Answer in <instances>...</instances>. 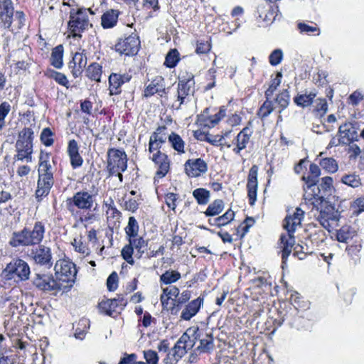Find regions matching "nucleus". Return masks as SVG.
I'll return each instance as SVG.
<instances>
[{
    "label": "nucleus",
    "mask_w": 364,
    "mask_h": 364,
    "mask_svg": "<svg viewBox=\"0 0 364 364\" xmlns=\"http://www.w3.org/2000/svg\"><path fill=\"white\" fill-rule=\"evenodd\" d=\"M304 217V211L296 208L292 215L286 216L283 227L287 230L286 234H282L279 238V247L282 250V263L285 264L295 245L294 233L296 227L301 225Z\"/></svg>",
    "instance_id": "nucleus-1"
},
{
    "label": "nucleus",
    "mask_w": 364,
    "mask_h": 364,
    "mask_svg": "<svg viewBox=\"0 0 364 364\" xmlns=\"http://www.w3.org/2000/svg\"><path fill=\"white\" fill-rule=\"evenodd\" d=\"M49 158L48 153L41 152L38 169V178L36 191V196L38 199L48 196L54 184L53 173Z\"/></svg>",
    "instance_id": "nucleus-2"
},
{
    "label": "nucleus",
    "mask_w": 364,
    "mask_h": 364,
    "mask_svg": "<svg viewBox=\"0 0 364 364\" xmlns=\"http://www.w3.org/2000/svg\"><path fill=\"white\" fill-rule=\"evenodd\" d=\"M92 26L88 19L87 11L85 8H80L77 10L74 9L70 11L68 28L69 35L73 38L82 37V33L87 31Z\"/></svg>",
    "instance_id": "nucleus-3"
},
{
    "label": "nucleus",
    "mask_w": 364,
    "mask_h": 364,
    "mask_svg": "<svg viewBox=\"0 0 364 364\" xmlns=\"http://www.w3.org/2000/svg\"><path fill=\"white\" fill-rule=\"evenodd\" d=\"M55 274L58 283H63L66 288L65 291H68L74 284L77 274L74 263L60 259L57 261L54 267Z\"/></svg>",
    "instance_id": "nucleus-4"
},
{
    "label": "nucleus",
    "mask_w": 364,
    "mask_h": 364,
    "mask_svg": "<svg viewBox=\"0 0 364 364\" xmlns=\"http://www.w3.org/2000/svg\"><path fill=\"white\" fill-rule=\"evenodd\" d=\"M252 124L251 122H248V126L243 128L237 135V136L235 138L233 141L232 143H229L226 141L225 137H227L230 132H227L224 134V135L221 136L219 139V141H220V145L225 146L228 148H230L232 146L234 145V147L232 148V151L237 154L240 155V152L245 149L247 144L250 142V137L252 134V130L249 127Z\"/></svg>",
    "instance_id": "nucleus-5"
},
{
    "label": "nucleus",
    "mask_w": 364,
    "mask_h": 364,
    "mask_svg": "<svg viewBox=\"0 0 364 364\" xmlns=\"http://www.w3.org/2000/svg\"><path fill=\"white\" fill-rule=\"evenodd\" d=\"M30 267L26 262L21 259H14L10 262L3 271L7 279L26 281L30 275Z\"/></svg>",
    "instance_id": "nucleus-6"
},
{
    "label": "nucleus",
    "mask_w": 364,
    "mask_h": 364,
    "mask_svg": "<svg viewBox=\"0 0 364 364\" xmlns=\"http://www.w3.org/2000/svg\"><path fill=\"white\" fill-rule=\"evenodd\" d=\"M134 31L127 32L124 38L118 40L115 44V50L119 54L126 55H136L140 48V41L137 33Z\"/></svg>",
    "instance_id": "nucleus-7"
},
{
    "label": "nucleus",
    "mask_w": 364,
    "mask_h": 364,
    "mask_svg": "<svg viewBox=\"0 0 364 364\" xmlns=\"http://www.w3.org/2000/svg\"><path fill=\"white\" fill-rule=\"evenodd\" d=\"M195 81L193 76H190L188 79H180L178 83L176 100L173 104V107L179 109L182 105L187 104L191 100V96L195 92Z\"/></svg>",
    "instance_id": "nucleus-8"
},
{
    "label": "nucleus",
    "mask_w": 364,
    "mask_h": 364,
    "mask_svg": "<svg viewBox=\"0 0 364 364\" xmlns=\"http://www.w3.org/2000/svg\"><path fill=\"white\" fill-rule=\"evenodd\" d=\"M127 168V158L124 151L109 149L107 151V169L110 175L124 172Z\"/></svg>",
    "instance_id": "nucleus-9"
},
{
    "label": "nucleus",
    "mask_w": 364,
    "mask_h": 364,
    "mask_svg": "<svg viewBox=\"0 0 364 364\" xmlns=\"http://www.w3.org/2000/svg\"><path fill=\"white\" fill-rule=\"evenodd\" d=\"M95 203V196L88 191H81L75 193L68 200V208L73 213L75 207L85 210H90Z\"/></svg>",
    "instance_id": "nucleus-10"
},
{
    "label": "nucleus",
    "mask_w": 364,
    "mask_h": 364,
    "mask_svg": "<svg viewBox=\"0 0 364 364\" xmlns=\"http://www.w3.org/2000/svg\"><path fill=\"white\" fill-rule=\"evenodd\" d=\"M316 218L325 229L330 231L331 228L338 226L340 213L331 205H326L321 208Z\"/></svg>",
    "instance_id": "nucleus-11"
},
{
    "label": "nucleus",
    "mask_w": 364,
    "mask_h": 364,
    "mask_svg": "<svg viewBox=\"0 0 364 364\" xmlns=\"http://www.w3.org/2000/svg\"><path fill=\"white\" fill-rule=\"evenodd\" d=\"M33 284L41 290L46 291H63L66 288L63 283H58L50 275L36 274L33 279Z\"/></svg>",
    "instance_id": "nucleus-12"
},
{
    "label": "nucleus",
    "mask_w": 364,
    "mask_h": 364,
    "mask_svg": "<svg viewBox=\"0 0 364 364\" xmlns=\"http://www.w3.org/2000/svg\"><path fill=\"white\" fill-rule=\"evenodd\" d=\"M26 17L25 14L21 11H16L15 14L14 11L8 16L6 20L2 19L0 21L1 27L9 29L13 33H17L25 26Z\"/></svg>",
    "instance_id": "nucleus-13"
},
{
    "label": "nucleus",
    "mask_w": 364,
    "mask_h": 364,
    "mask_svg": "<svg viewBox=\"0 0 364 364\" xmlns=\"http://www.w3.org/2000/svg\"><path fill=\"white\" fill-rule=\"evenodd\" d=\"M31 256L35 263L50 268L53 265V257L50 247L40 245L31 252Z\"/></svg>",
    "instance_id": "nucleus-14"
},
{
    "label": "nucleus",
    "mask_w": 364,
    "mask_h": 364,
    "mask_svg": "<svg viewBox=\"0 0 364 364\" xmlns=\"http://www.w3.org/2000/svg\"><path fill=\"white\" fill-rule=\"evenodd\" d=\"M198 328L193 330L188 329L184 333L178 341L176 342V348L182 350L183 355L187 353L188 350H191L195 345V341L200 337L198 333Z\"/></svg>",
    "instance_id": "nucleus-15"
},
{
    "label": "nucleus",
    "mask_w": 364,
    "mask_h": 364,
    "mask_svg": "<svg viewBox=\"0 0 364 364\" xmlns=\"http://www.w3.org/2000/svg\"><path fill=\"white\" fill-rule=\"evenodd\" d=\"M151 159L157 166V171L154 177L155 181L164 178L168 172L170 168L168 156L161 151H158L153 154Z\"/></svg>",
    "instance_id": "nucleus-16"
},
{
    "label": "nucleus",
    "mask_w": 364,
    "mask_h": 364,
    "mask_svg": "<svg viewBox=\"0 0 364 364\" xmlns=\"http://www.w3.org/2000/svg\"><path fill=\"white\" fill-rule=\"evenodd\" d=\"M258 166L257 165H253L247 177V195L250 200V204L253 205L257 200V192L258 187V181H257V173H258Z\"/></svg>",
    "instance_id": "nucleus-17"
},
{
    "label": "nucleus",
    "mask_w": 364,
    "mask_h": 364,
    "mask_svg": "<svg viewBox=\"0 0 364 364\" xmlns=\"http://www.w3.org/2000/svg\"><path fill=\"white\" fill-rule=\"evenodd\" d=\"M185 171L190 177H198L208 170L206 162L202 159H188L185 163Z\"/></svg>",
    "instance_id": "nucleus-18"
},
{
    "label": "nucleus",
    "mask_w": 364,
    "mask_h": 364,
    "mask_svg": "<svg viewBox=\"0 0 364 364\" xmlns=\"http://www.w3.org/2000/svg\"><path fill=\"white\" fill-rule=\"evenodd\" d=\"M132 76L127 73H112L109 76V95H118L121 92V86L129 82Z\"/></svg>",
    "instance_id": "nucleus-19"
},
{
    "label": "nucleus",
    "mask_w": 364,
    "mask_h": 364,
    "mask_svg": "<svg viewBox=\"0 0 364 364\" xmlns=\"http://www.w3.org/2000/svg\"><path fill=\"white\" fill-rule=\"evenodd\" d=\"M26 230L28 239L31 241L32 245H39L45 235L46 228L45 225L41 222H36L32 229L25 227L23 228Z\"/></svg>",
    "instance_id": "nucleus-20"
},
{
    "label": "nucleus",
    "mask_w": 364,
    "mask_h": 364,
    "mask_svg": "<svg viewBox=\"0 0 364 364\" xmlns=\"http://www.w3.org/2000/svg\"><path fill=\"white\" fill-rule=\"evenodd\" d=\"M164 79L161 76L156 77L150 84L146 87L144 90V96L150 97L158 93L159 95L163 96L166 94Z\"/></svg>",
    "instance_id": "nucleus-21"
},
{
    "label": "nucleus",
    "mask_w": 364,
    "mask_h": 364,
    "mask_svg": "<svg viewBox=\"0 0 364 364\" xmlns=\"http://www.w3.org/2000/svg\"><path fill=\"white\" fill-rule=\"evenodd\" d=\"M203 304V298L198 297L192 300L183 309L181 318L185 321H189L191 318L196 315L200 306Z\"/></svg>",
    "instance_id": "nucleus-22"
},
{
    "label": "nucleus",
    "mask_w": 364,
    "mask_h": 364,
    "mask_svg": "<svg viewBox=\"0 0 364 364\" xmlns=\"http://www.w3.org/2000/svg\"><path fill=\"white\" fill-rule=\"evenodd\" d=\"M9 243L12 247L33 246L24 228L14 232Z\"/></svg>",
    "instance_id": "nucleus-23"
},
{
    "label": "nucleus",
    "mask_w": 364,
    "mask_h": 364,
    "mask_svg": "<svg viewBox=\"0 0 364 364\" xmlns=\"http://www.w3.org/2000/svg\"><path fill=\"white\" fill-rule=\"evenodd\" d=\"M87 65V56L83 53L77 52L73 57L70 63V68H73L72 73L75 77H77L82 69Z\"/></svg>",
    "instance_id": "nucleus-24"
},
{
    "label": "nucleus",
    "mask_w": 364,
    "mask_h": 364,
    "mask_svg": "<svg viewBox=\"0 0 364 364\" xmlns=\"http://www.w3.org/2000/svg\"><path fill=\"white\" fill-rule=\"evenodd\" d=\"M16 154L15 159L21 161H26L27 163L32 161L33 145H25L16 143L15 145Z\"/></svg>",
    "instance_id": "nucleus-25"
},
{
    "label": "nucleus",
    "mask_w": 364,
    "mask_h": 364,
    "mask_svg": "<svg viewBox=\"0 0 364 364\" xmlns=\"http://www.w3.org/2000/svg\"><path fill=\"white\" fill-rule=\"evenodd\" d=\"M119 305H125V303L124 302L122 298L102 301L99 304V308L102 311L105 312L107 315L112 316V313L116 311V309L118 307Z\"/></svg>",
    "instance_id": "nucleus-26"
},
{
    "label": "nucleus",
    "mask_w": 364,
    "mask_h": 364,
    "mask_svg": "<svg viewBox=\"0 0 364 364\" xmlns=\"http://www.w3.org/2000/svg\"><path fill=\"white\" fill-rule=\"evenodd\" d=\"M338 132L341 134V139H339V144H347L353 141L355 132L353 130V127L351 124H344L341 125L338 129Z\"/></svg>",
    "instance_id": "nucleus-27"
},
{
    "label": "nucleus",
    "mask_w": 364,
    "mask_h": 364,
    "mask_svg": "<svg viewBox=\"0 0 364 364\" xmlns=\"http://www.w3.org/2000/svg\"><path fill=\"white\" fill-rule=\"evenodd\" d=\"M128 240L132 245V247L136 250V255L137 257L141 258L147 249L148 241L144 240L142 237L139 235L132 238H129Z\"/></svg>",
    "instance_id": "nucleus-28"
},
{
    "label": "nucleus",
    "mask_w": 364,
    "mask_h": 364,
    "mask_svg": "<svg viewBox=\"0 0 364 364\" xmlns=\"http://www.w3.org/2000/svg\"><path fill=\"white\" fill-rule=\"evenodd\" d=\"M118 19V13L114 10H110L105 13L101 18V24L104 28L114 27Z\"/></svg>",
    "instance_id": "nucleus-29"
},
{
    "label": "nucleus",
    "mask_w": 364,
    "mask_h": 364,
    "mask_svg": "<svg viewBox=\"0 0 364 364\" xmlns=\"http://www.w3.org/2000/svg\"><path fill=\"white\" fill-rule=\"evenodd\" d=\"M168 141L171 147L178 152V154H184L185 151V141L176 133L171 132L168 136Z\"/></svg>",
    "instance_id": "nucleus-30"
},
{
    "label": "nucleus",
    "mask_w": 364,
    "mask_h": 364,
    "mask_svg": "<svg viewBox=\"0 0 364 364\" xmlns=\"http://www.w3.org/2000/svg\"><path fill=\"white\" fill-rule=\"evenodd\" d=\"M63 47L59 45L55 47L51 53L50 63L55 68L60 69L63 65Z\"/></svg>",
    "instance_id": "nucleus-31"
},
{
    "label": "nucleus",
    "mask_w": 364,
    "mask_h": 364,
    "mask_svg": "<svg viewBox=\"0 0 364 364\" xmlns=\"http://www.w3.org/2000/svg\"><path fill=\"white\" fill-rule=\"evenodd\" d=\"M33 130L31 127H25L19 132L16 143L20 142L21 144L33 145Z\"/></svg>",
    "instance_id": "nucleus-32"
},
{
    "label": "nucleus",
    "mask_w": 364,
    "mask_h": 364,
    "mask_svg": "<svg viewBox=\"0 0 364 364\" xmlns=\"http://www.w3.org/2000/svg\"><path fill=\"white\" fill-rule=\"evenodd\" d=\"M355 235V230L350 226L345 225L337 230L336 239L340 242L347 243Z\"/></svg>",
    "instance_id": "nucleus-33"
},
{
    "label": "nucleus",
    "mask_w": 364,
    "mask_h": 364,
    "mask_svg": "<svg viewBox=\"0 0 364 364\" xmlns=\"http://www.w3.org/2000/svg\"><path fill=\"white\" fill-rule=\"evenodd\" d=\"M319 166L327 173H334L338 169L337 161L332 157H325L319 159Z\"/></svg>",
    "instance_id": "nucleus-34"
},
{
    "label": "nucleus",
    "mask_w": 364,
    "mask_h": 364,
    "mask_svg": "<svg viewBox=\"0 0 364 364\" xmlns=\"http://www.w3.org/2000/svg\"><path fill=\"white\" fill-rule=\"evenodd\" d=\"M333 189V178L331 176H325L321 178V183L317 186L316 190L322 193L323 198L331 193Z\"/></svg>",
    "instance_id": "nucleus-35"
},
{
    "label": "nucleus",
    "mask_w": 364,
    "mask_h": 364,
    "mask_svg": "<svg viewBox=\"0 0 364 364\" xmlns=\"http://www.w3.org/2000/svg\"><path fill=\"white\" fill-rule=\"evenodd\" d=\"M214 348L213 336L210 334H205V337L200 338V345L197 347V350L200 353H205L210 352Z\"/></svg>",
    "instance_id": "nucleus-36"
},
{
    "label": "nucleus",
    "mask_w": 364,
    "mask_h": 364,
    "mask_svg": "<svg viewBox=\"0 0 364 364\" xmlns=\"http://www.w3.org/2000/svg\"><path fill=\"white\" fill-rule=\"evenodd\" d=\"M180 272L176 270H167L160 277V282L164 284L175 283L181 279Z\"/></svg>",
    "instance_id": "nucleus-37"
},
{
    "label": "nucleus",
    "mask_w": 364,
    "mask_h": 364,
    "mask_svg": "<svg viewBox=\"0 0 364 364\" xmlns=\"http://www.w3.org/2000/svg\"><path fill=\"white\" fill-rule=\"evenodd\" d=\"M224 209V203L220 199L215 200L213 203H211L206 210L204 212V214L206 216H215L219 215Z\"/></svg>",
    "instance_id": "nucleus-38"
},
{
    "label": "nucleus",
    "mask_w": 364,
    "mask_h": 364,
    "mask_svg": "<svg viewBox=\"0 0 364 364\" xmlns=\"http://www.w3.org/2000/svg\"><path fill=\"white\" fill-rule=\"evenodd\" d=\"M102 73V66L97 63H93L87 68V76L92 80L100 82Z\"/></svg>",
    "instance_id": "nucleus-39"
},
{
    "label": "nucleus",
    "mask_w": 364,
    "mask_h": 364,
    "mask_svg": "<svg viewBox=\"0 0 364 364\" xmlns=\"http://www.w3.org/2000/svg\"><path fill=\"white\" fill-rule=\"evenodd\" d=\"M183 356L182 350L176 348V345L168 350L164 359L165 364H176Z\"/></svg>",
    "instance_id": "nucleus-40"
},
{
    "label": "nucleus",
    "mask_w": 364,
    "mask_h": 364,
    "mask_svg": "<svg viewBox=\"0 0 364 364\" xmlns=\"http://www.w3.org/2000/svg\"><path fill=\"white\" fill-rule=\"evenodd\" d=\"M297 28L301 33H306L310 35L313 33L314 36H319L321 33L320 28L316 23L309 25L304 22H299L297 23Z\"/></svg>",
    "instance_id": "nucleus-41"
},
{
    "label": "nucleus",
    "mask_w": 364,
    "mask_h": 364,
    "mask_svg": "<svg viewBox=\"0 0 364 364\" xmlns=\"http://www.w3.org/2000/svg\"><path fill=\"white\" fill-rule=\"evenodd\" d=\"M315 97L316 94L313 92H310L309 94H301L295 97L294 101L298 106L305 107L312 104Z\"/></svg>",
    "instance_id": "nucleus-42"
},
{
    "label": "nucleus",
    "mask_w": 364,
    "mask_h": 364,
    "mask_svg": "<svg viewBox=\"0 0 364 364\" xmlns=\"http://www.w3.org/2000/svg\"><path fill=\"white\" fill-rule=\"evenodd\" d=\"M125 232L128 240L138 236L139 225L134 217L131 216L129 218L128 225L125 228Z\"/></svg>",
    "instance_id": "nucleus-43"
},
{
    "label": "nucleus",
    "mask_w": 364,
    "mask_h": 364,
    "mask_svg": "<svg viewBox=\"0 0 364 364\" xmlns=\"http://www.w3.org/2000/svg\"><path fill=\"white\" fill-rule=\"evenodd\" d=\"M14 11L11 0H0V21L6 20L8 16Z\"/></svg>",
    "instance_id": "nucleus-44"
},
{
    "label": "nucleus",
    "mask_w": 364,
    "mask_h": 364,
    "mask_svg": "<svg viewBox=\"0 0 364 364\" xmlns=\"http://www.w3.org/2000/svg\"><path fill=\"white\" fill-rule=\"evenodd\" d=\"M193 196L200 205H205L210 198V192L205 188H196L193 192Z\"/></svg>",
    "instance_id": "nucleus-45"
},
{
    "label": "nucleus",
    "mask_w": 364,
    "mask_h": 364,
    "mask_svg": "<svg viewBox=\"0 0 364 364\" xmlns=\"http://www.w3.org/2000/svg\"><path fill=\"white\" fill-rule=\"evenodd\" d=\"M179 60L178 51L176 49H171L166 56L164 65L168 68H174Z\"/></svg>",
    "instance_id": "nucleus-46"
},
{
    "label": "nucleus",
    "mask_w": 364,
    "mask_h": 364,
    "mask_svg": "<svg viewBox=\"0 0 364 364\" xmlns=\"http://www.w3.org/2000/svg\"><path fill=\"white\" fill-rule=\"evenodd\" d=\"M282 77V73L279 72L277 73L276 77L272 80L269 87L265 92V97L267 99L270 98L273 95L274 91L277 89V87L281 84Z\"/></svg>",
    "instance_id": "nucleus-47"
},
{
    "label": "nucleus",
    "mask_w": 364,
    "mask_h": 364,
    "mask_svg": "<svg viewBox=\"0 0 364 364\" xmlns=\"http://www.w3.org/2000/svg\"><path fill=\"white\" fill-rule=\"evenodd\" d=\"M289 100L290 96L287 90H284L277 95L275 100L278 105L281 107L279 112L287 107L289 103Z\"/></svg>",
    "instance_id": "nucleus-48"
},
{
    "label": "nucleus",
    "mask_w": 364,
    "mask_h": 364,
    "mask_svg": "<svg viewBox=\"0 0 364 364\" xmlns=\"http://www.w3.org/2000/svg\"><path fill=\"white\" fill-rule=\"evenodd\" d=\"M274 110L273 107V102L269 99H267V100L262 104V105L260 107L258 111V116L262 118H266L268 117Z\"/></svg>",
    "instance_id": "nucleus-49"
},
{
    "label": "nucleus",
    "mask_w": 364,
    "mask_h": 364,
    "mask_svg": "<svg viewBox=\"0 0 364 364\" xmlns=\"http://www.w3.org/2000/svg\"><path fill=\"white\" fill-rule=\"evenodd\" d=\"M134 248L132 247V245L129 242V244L126 245L122 250L121 255L123 259L129 264L133 265L134 264V260L133 259V253Z\"/></svg>",
    "instance_id": "nucleus-50"
},
{
    "label": "nucleus",
    "mask_w": 364,
    "mask_h": 364,
    "mask_svg": "<svg viewBox=\"0 0 364 364\" xmlns=\"http://www.w3.org/2000/svg\"><path fill=\"white\" fill-rule=\"evenodd\" d=\"M342 182L350 187L356 188L360 185V179L358 175L349 174L342 177Z\"/></svg>",
    "instance_id": "nucleus-51"
},
{
    "label": "nucleus",
    "mask_w": 364,
    "mask_h": 364,
    "mask_svg": "<svg viewBox=\"0 0 364 364\" xmlns=\"http://www.w3.org/2000/svg\"><path fill=\"white\" fill-rule=\"evenodd\" d=\"M53 133L50 128H44L41 134V141L46 146H50L53 144Z\"/></svg>",
    "instance_id": "nucleus-52"
},
{
    "label": "nucleus",
    "mask_w": 364,
    "mask_h": 364,
    "mask_svg": "<svg viewBox=\"0 0 364 364\" xmlns=\"http://www.w3.org/2000/svg\"><path fill=\"white\" fill-rule=\"evenodd\" d=\"M165 130V127H159L151 135V140L156 141L162 145L166 141V136L164 133Z\"/></svg>",
    "instance_id": "nucleus-53"
},
{
    "label": "nucleus",
    "mask_w": 364,
    "mask_h": 364,
    "mask_svg": "<svg viewBox=\"0 0 364 364\" xmlns=\"http://www.w3.org/2000/svg\"><path fill=\"white\" fill-rule=\"evenodd\" d=\"M283 59V52L281 49L274 50L269 56V62L273 65H279Z\"/></svg>",
    "instance_id": "nucleus-54"
},
{
    "label": "nucleus",
    "mask_w": 364,
    "mask_h": 364,
    "mask_svg": "<svg viewBox=\"0 0 364 364\" xmlns=\"http://www.w3.org/2000/svg\"><path fill=\"white\" fill-rule=\"evenodd\" d=\"M304 199L309 201L312 200L313 199H316V197L318 199H321L323 198V196H320V193L318 192L316 188H304Z\"/></svg>",
    "instance_id": "nucleus-55"
},
{
    "label": "nucleus",
    "mask_w": 364,
    "mask_h": 364,
    "mask_svg": "<svg viewBox=\"0 0 364 364\" xmlns=\"http://www.w3.org/2000/svg\"><path fill=\"white\" fill-rule=\"evenodd\" d=\"M72 245L74 247L75 251L84 255H88L90 252L86 244L82 242L80 239H74Z\"/></svg>",
    "instance_id": "nucleus-56"
},
{
    "label": "nucleus",
    "mask_w": 364,
    "mask_h": 364,
    "mask_svg": "<svg viewBox=\"0 0 364 364\" xmlns=\"http://www.w3.org/2000/svg\"><path fill=\"white\" fill-rule=\"evenodd\" d=\"M107 287L109 291H114L118 287V275L113 272L107 279Z\"/></svg>",
    "instance_id": "nucleus-57"
},
{
    "label": "nucleus",
    "mask_w": 364,
    "mask_h": 364,
    "mask_svg": "<svg viewBox=\"0 0 364 364\" xmlns=\"http://www.w3.org/2000/svg\"><path fill=\"white\" fill-rule=\"evenodd\" d=\"M234 216V212L229 209L223 215L218 217V222H219L221 226L225 225L233 220Z\"/></svg>",
    "instance_id": "nucleus-58"
},
{
    "label": "nucleus",
    "mask_w": 364,
    "mask_h": 364,
    "mask_svg": "<svg viewBox=\"0 0 364 364\" xmlns=\"http://www.w3.org/2000/svg\"><path fill=\"white\" fill-rule=\"evenodd\" d=\"M272 279L268 274H264L263 276L258 277L254 280V283L257 287H267L272 285Z\"/></svg>",
    "instance_id": "nucleus-59"
},
{
    "label": "nucleus",
    "mask_w": 364,
    "mask_h": 364,
    "mask_svg": "<svg viewBox=\"0 0 364 364\" xmlns=\"http://www.w3.org/2000/svg\"><path fill=\"white\" fill-rule=\"evenodd\" d=\"M144 356L147 363L149 364H157L159 361V356L156 351L152 350H148L144 351Z\"/></svg>",
    "instance_id": "nucleus-60"
},
{
    "label": "nucleus",
    "mask_w": 364,
    "mask_h": 364,
    "mask_svg": "<svg viewBox=\"0 0 364 364\" xmlns=\"http://www.w3.org/2000/svg\"><path fill=\"white\" fill-rule=\"evenodd\" d=\"M178 200V196L173 193H168L165 196L166 204L168 208H171L173 210H175L176 207V201Z\"/></svg>",
    "instance_id": "nucleus-61"
},
{
    "label": "nucleus",
    "mask_w": 364,
    "mask_h": 364,
    "mask_svg": "<svg viewBox=\"0 0 364 364\" xmlns=\"http://www.w3.org/2000/svg\"><path fill=\"white\" fill-rule=\"evenodd\" d=\"M353 214L358 215L364 212V197L356 199L352 206Z\"/></svg>",
    "instance_id": "nucleus-62"
},
{
    "label": "nucleus",
    "mask_w": 364,
    "mask_h": 364,
    "mask_svg": "<svg viewBox=\"0 0 364 364\" xmlns=\"http://www.w3.org/2000/svg\"><path fill=\"white\" fill-rule=\"evenodd\" d=\"M311 241L316 243L317 246L322 243L326 239V234L323 230H319L310 236Z\"/></svg>",
    "instance_id": "nucleus-63"
},
{
    "label": "nucleus",
    "mask_w": 364,
    "mask_h": 364,
    "mask_svg": "<svg viewBox=\"0 0 364 364\" xmlns=\"http://www.w3.org/2000/svg\"><path fill=\"white\" fill-rule=\"evenodd\" d=\"M210 50V45L208 42L198 41L196 52L198 54H205Z\"/></svg>",
    "instance_id": "nucleus-64"
}]
</instances>
